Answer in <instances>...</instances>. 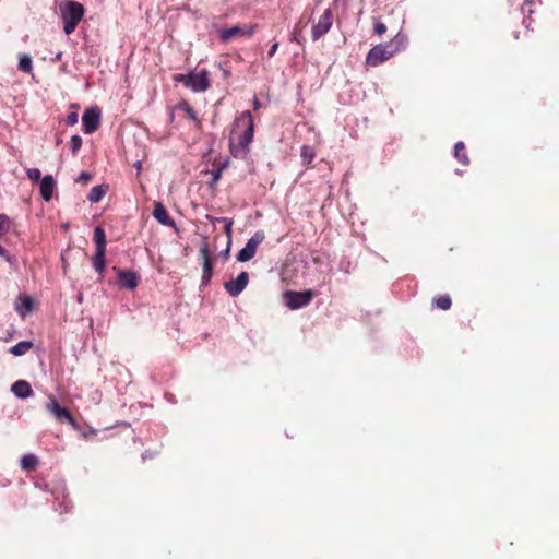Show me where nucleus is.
<instances>
[{
	"mask_svg": "<svg viewBox=\"0 0 559 559\" xmlns=\"http://www.w3.org/2000/svg\"><path fill=\"white\" fill-rule=\"evenodd\" d=\"M253 133V118L251 112L246 110L235 119L229 134V151L235 158L247 156Z\"/></svg>",
	"mask_w": 559,
	"mask_h": 559,
	"instance_id": "obj_1",
	"label": "nucleus"
},
{
	"mask_svg": "<svg viewBox=\"0 0 559 559\" xmlns=\"http://www.w3.org/2000/svg\"><path fill=\"white\" fill-rule=\"evenodd\" d=\"M404 37L395 36L390 43L379 44L372 47L366 57V63L371 67H377L384 61L392 58L403 47Z\"/></svg>",
	"mask_w": 559,
	"mask_h": 559,
	"instance_id": "obj_2",
	"label": "nucleus"
},
{
	"mask_svg": "<svg viewBox=\"0 0 559 559\" xmlns=\"http://www.w3.org/2000/svg\"><path fill=\"white\" fill-rule=\"evenodd\" d=\"M84 14V8L76 1H67L61 7L63 31L67 35L72 34Z\"/></svg>",
	"mask_w": 559,
	"mask_h": 559,
	"instance_id": "obj_3",
	"label": "nucleus"
},
{
	"mask_svg": "<svg viewBox=\"0 0 559 559\" xmlns=\"http://www.w3.org/2000/svg\"><path fill=\"white\" fill-rule=\"evenodd\" d=\"M175 80L183 83L186 87L194 93L205 92L210 87L209 72L204 69L188 74H178Z\"/></svg>",
	"mask_w": 559,
	"mask_h": 559,
	"instance_id": "obj_4",
	"label": "nucleus"
},
{
	"mask_svg": "<svg viewBox=\"0 0 559 559\" xmlns=\"http://www.w3.org/2000/svg\"><path fill=\"white\" fill-rule=\"evenodd\" d=\"M46 409L60 423H68L73 428H78V423L68 408L62 407L53 396H49L46 403Z\"/></svg>",
	"mask_w": 559,
	"mask_h": 559,
	"instance_id": "obj_5",
	"label": "nucleus"
},
{
	"mask_svg": "<svg viewBox=\"0 0 559 559\" xmlns=\"http://www.w3.org/2000/svg\"><path fill=\"white\" fill-rule=\"evenodd\" d=\"M264 238L265 235L262 230L255 231L253 236L246 242L245 247L238 252L237 261H250L254 257L258 247L263 242Z\"/></svg>",
	"mask_w": 559,
	"mask_h": 559,
	"instance_id": "obj_6",
	"label": "nucleus"
},
{
	"mask_svg": "<svg viewBox=\"0 0 559 559\" xmlns=\"http://www.w3.org/2000/svg\"><path fill=\"white\" fill-rule=\"evenodd\" d=\"M313 297L312 292H286L284 294L285 304L289 309H300L310 304Z\"/></svg>",
	"mask_w": 559,
	"mask_h": 559,
	"instance_id": "obj_7",
	"label": "nucleus"
},
{
	"mask_svg": "<svg viewBox=\"0 0 559 559\" xmlns=\"http://www.w3.org/2000/svg\"><path fill=\"white\" fill-rule=\"evenodd\" d=\"M114 271L117 275L118 284L122 288L130 290L135 289L140 284V276L136 272L131 270H123L115 266Z\"/></svg>",
	"mask_w": 559,
	"mask_h": 559,
	"instance_id": "obj_8",
	"label": "nucleus"
},
{
	"mask_svg": "<svg viewBox=\"0 0 559 559\" xmlns=\"http://www.w3.org/2000/svg\"><path fill=\"white\" fill-rule=\"evenodd\" d=\"M333 14L331 9H325L318 22L312 26V39L318 40L325 35L332 27Z\"/></svg>",
	"mask_w": 559,
	"mask_h": 559,
	"instance_id": "obj_9",
	"label": "nucleus"
},
{
	"mask_svg": "<svg viewBox=\"0 0 559 559\" xmlns=\"http://www.w3.org/2000/svg\"><path fill=\"white\" fill-rule=\"evenodd\" d=\"M82 123L86 134L95 132L100 123V110L97 107L86 109L82 116Z\"/></svg>",
	"mask_w": 559,
	"mask_h": 559,
	"instance_id": "obj_10",
	"label": "nucleus"
},
{
	"mask_svg": "<svg viewBox=\"0 0 559 559\" xmlns=\"http://www.w3.org/2000/svg\"><path fill=\"white\" fill-rule=\"evenodd\" d=\"M200 255L202 259V277H201V284L203 286H206L213 275V260L210 254L209 246L207 243H203L200 249Z\"/></svg>",
	"mask_w": 559,
	"mask_h": 559,
	"instance_id": "obj_11",
	"label": "nucleus"
},
{
	"mask_svg": "<svg viewBox=\"0 0 559 559\" xmlns=\"http://www.w3.org/2000/svg\"><path fill=\"white\" fill-rule=\"evenodd\" d=\"M249 283V275L247 272H241L235 280L224 283V288L231 297L239 296Z\"/></svg>",
	"mask_w": 559,
	"mask_h": 559,
	"instance_id": "obj_12",
	"label": "nucleus"
},
{
	"mask_svg": "<svg viewBox=\"0 0 559 559\" xmlns=\"http://www.w3.org/2000/svg\"><path fill=\"white\" fill-rule=\"evenodd\" d=\"M254 31H255L254 26L245 28V27H241L240 25H234L229 28H222L219 31V38L222 41L226 43V41L230 40L231 38L239 36V35H245V36L251 37L254 34Z\"/></svg>",
	"mask_w": 559,
	"mask_h": 559,
	"instance_id": "obj_13",
	"label": "nucleus"
},
{
	"mask_svg": "<svg viewBox=\"0 0 559 559\" xmlns=\"http://www.w3.org/2000/svg\"><path fill=\"white\" fill-rule=\"evenodd\" d=\"M57 188V182L52 175H45L39 183V194L41 199L49 202L52 199L53 192Z\"/></svg>",
	"mask_w": 559,
	"mask_h": 559,
	"instance_id": "obj_14",
	"label": "nucleus"
},
{
	"mask_svg": "<svg viewBox=\"0 0 559 559\" xmlns=\"http://www.w3.org/2000/svg\"><path fill=\"white\" fill-rule=\"evenodd\" d=\"M152 215L159 224L164 226H175V222L169 217L166 207L160 202L154 203Z\"/></svg>",
	"mask_w": 559,
	"mask_h": 559,
	"instance_id": "obj_15",
	"label": "nucleus"
},
{
	"mask_svg": "<svg viewBox=\"0 0 559 559\" xmlns=\"http://www.w3.org/2000/svg\"><path fill=\"white\" fill-rule=\"evenodd\" d=\"M11 392L19 399H28L34 392L31 384L25 380H17L11 386Z\"/></svg>",
	"mask_w": 559,
	"mask_h": 559,
	"instance_id": "obj_16",
	"label": "nucleus"
},
{
	"mask_svg": "<svg viewBox=\"0 0 559 559\" xmlns=\"http://www.w3.org/2000/svg\"><path fill=\"white\" fill-rule=\"evenodd\" d=\"M33 309V299L29 296H23L15 302V310L22 317L25 318Z\"/></svg>",
	"mask_w": 559,
	"mask_h": 559,
	"instance_id": "obj_17",
	"label": "nucleus"
},
{
	"mask_svg": "<svg viewBox=\"0 0 559 559\" xmlns=\"http://www.w3.org/2000/svg\"><path fill=\"white\" fill-rule=\"evenodd\" d=\"M107 191H108V186H106V185L95 186L91 189V191L87 195V200L91 203H98L106 195Z\"/></svg>",
	"mask_w": 559,
	"mask_h": 559,
	"instance_id": "obj_18",
	"label": "nucleus"
},
{
	"mask_svg": "<svg viewBox=\"0 0 559 559\" xmlns=\"http://www.w3.org/2000/svg\"><path fill=\"white\" fill-rule=\"evenodd\" d=\"M105 258L106 251L95 250V254L92 260L93 267L100 276H103L105 272Z\"/></svg>",
	"mask_w": 559,
	"mask_h": 559,
	"instance_id": "obj_19",
	"label": "nucleus"
},
{
	"mask_svg": "<svg viewBox=\"0 0 559 559\" xmlns=\"http://www.w3.org/2000/svg\"><path fill=\"white\" fill-rule=\"evenodd\" d=\"M94 241L95 250L106 251V234L100 226L95 227Z\"/></svg>",
	"mask_w": 559,
	"mask_h": 559,
	"instance_id": "obj_20",
	"label": "nucleus"
},
{
	"mask_svg": "<svg viewBox=\"0 0 559 559\" xmlns=\"http://www.w3.org/2000/svg\"><path fill=\"white\" fill-rule=\"evenodd\" d=\"M38 465V459L35 454L28 453L22 456L21 467L24 471L35 469Z\"/></svg>",
	"mask_w": 559,
	"mask_h": 559,
	"instance_id": "obj_21",
	"label": "nucleus"
},
{
	"mask_svg": "<svg viewBox=\"0 0 559 559\" xmlns=\"http://www.w3.org/2000/svg\"><path fill=\"white\" fill-rule=\"evenodd\" d=\"M33 346L29 341H21L10 348V353L14 356H22L27 353Z\"/></svg>",
	"mask_w": 559,
	"mask_h": 559,
	"instance_id": "obj_22",
	"label": "nucleus"
},
{
	"mask_svg": "<svg viewBox=\"0 0 559 559\" xmlns=\"http://www.w3.org/2000/svg\"><path fill=\"white\" fill-rule=\"evenodd\" d=\"M314 150L309 145H304L300 151V156L304 165H309L314 158Z\"/></svg>",
	"mask_w": 559,
	"mask_h": 559,
	"instance_id": "obj_23",
	"label": "nucleus"
},
{
	"mask_svg": "<svg viewBox=\"0 0 559 559\" xmlns=\"http://www.w3.org/2000/svg\"><path fill=\"white\" fill-rule=\"evenodd\" d=\"M19 69L25 73H29L33 69L32 58L28 55H22L19 59Z\"/></svg>",
	"mask_w": 559,
	"mask_h": 559,
	"instance_id": "obj_24",
	"label": "nucleus"
},
{
	"mask_svg": "<svg viewBox=\"0 0 559 559\" xmlns=\"http://www.w3.org/2000/svg\"><path fill=\"white\" fill-rule=\"evenodd\" d=\"M451 304V298L448 295H441L433 299V305L442 310L450 309Z\"/></svg>",
	"mask_w": 559,
	"mask_h": 559,
	"instance_id": "obj_25",
	"label": "nucleus"
},
{
	"mask_svg": "<svg viewBox=\"0 0 559 559\" xmlns=\"http://www.w3.org/2000/svg\"><path fill=\"white\" fill-rule=\"evenodd\" d=\"M464 143L462 141L457 142L454 146V156L463 164V165H467L468 164V157L465 153L463 154H460V150H464Z\"/></svg>",
	"mask_w": 559,
	"mask_h": 559,
	"instance_id": "obj_26",
	"label": "nucleus"
},
{
	"mask_svg": "<svg viewBox=\"0 0 559 559\" xmlns=\"http://www.w3.org/2000/svg\"><path fill=\"white\" fill-rule=\"evenodd\" d=\"M10 218L5 214H0V237L7 235L10 229Z\"/></svg>",
	"mask_w": 559,
	"mask_h": 559,
	"instance_id": "obj_27",
	"label": "nucleus"
},
{
	"mask_svg": "<svg viewBox=\"0 0 559 559\" xmlns=\"http://www.w3.org/2000/svg\"><path fill=\"white\" fill-rule=\"evenodd\" d=\"M70 145H71V151L73 154H76L81 146H82V139L80 135L75 134V135H72L71 139H70Z\"/></svg>",
	"mask_w": 559,
	"mask_h": 559,
	"instance_id": "obj_28",
	"label": "nucleus"
},
{
	"mask_svg": "<svg viewBox=\"0 0 559 559\" xmlns=\"http://www.w3.org/2000/svg\"><path fill=\"white\" fill-rule=\"evenodd\" d=\"M26 175H27L28 179H29V180H32V181H34V182H37V181L41 180V179H40V177H41V171H40V169H39V168H36V167L28 168V169L26 170Z\"/></svg>",
	"mask_w": 559,
	"mask_h": 559,
	"instance_id": "obj_29",
	"label": "nucleus"
},
{
	"mask_svg": "<svg viewBox=\"0 0 559 559\" xmlns=\"http://www.w3.org/2000/svg\"><path fill=\"white\" fill-rule=\"evenodd\" d=\"M217 221H221L224 223L225 225V234L226 236L228 237V239L231 238V234H233V219L231 218H227V217H221V218H217Z\"/></svg>",
	"mask_w": 559,
	"mask_h": 559,
	"instance_id": "obj_30",
	"label": "nucleus"
},
{
	"mask_svg": "<svg viewBox=\"0 0 559 559\" xmlns=\"http://www.w3.org/2000/svg\"><path fill=\"white\" fill-rule=\"evenodd\" d=\"M182 109H183V111L187 114V116H188L191 120H193V121H195V120H197V112L194 111V109H193L192 107H190L189 105H185V106L182 107Z\"/></svg>",
	"mask_w": 559,
	"mask_h": 559,
	"instance_id": "obj_31",
	"label": "nucleus"
},
{
	"mask_svg": "<svg viewBox=\"0 0 559 559\" xmlns=\"http://www.w3.org/2000/svg\"><path fill=\"white\" fill-rule=\"evenodd\" d=\"M386 32V26L382 22H377L374 25V33L379 36H382Z\"/></svg>",
	"mask_w": 559,
	"mask_h": 559,
	"instance_id": "obj_32",
	"label": "nucleus"
},
{
	"mask_svg": "<svg viewBox=\"0 0 559 559\" xmlns=\"http://www.w3.org/2000/svg\"><path fill=\"white\" fill-rule=\"evenodd\" d=\"M91 178H92V176H91V174H90V173H87V171H81V174L79 175V177H78V179H76V180H78V181H83V182H85V183H86L87 181H90V180H91Z\"/></svg>",
	"mask_w": 559,
	"mask_h": 559,
	"instance_id": "obj_33",
	"label": "nucleus"
},
{
	"mask_svg": "<svg viewBox=\"0 0 559 559\" xmlns=\"http://www.w3.org/2000/svg\"><path fill=\"white\" fill-rule=\"evenodd\" d=\"M0 257L4 258L9 263H12V257L8 254L7 250L0 245Z\"/></svg>",
	"mask_w": 559,
	"mask_h": 559,
	"instance_id": "obj_34",
	"label": "nucleus"
},
{
	"mask_svg": "<svg viewBox=\"0 0 559 559\" xmlns=\"http://www.w3.org/2000/svg\"><path fill=\"white\" fill-rule=\"evenodd\" d=\"M78 122V114L76 112H71L69 116H68V124L70 126H73Z\"/></svg>",
	"mask_w": 559,
	"mask_h": 559,
	"instance_id": "obj_35",
	"label": "nucleus"
},
{
	"mask_svg": "<svg viewBox=\"0 0 559 559\" xmlns=\"http://www.w3.org/2000/svg\"><path fill=\"white\" fill-rule=\"evenodd\" d=\"M277 48H278V44H277V43H274V44L271 46V48L269 49V52H267L269 57H273V56L276 53Z\"/></svg>",
	"mask_w": 559,
	"mask_h": 559,
	"instance_id": "obj_36",
	"label": "nucleus"
},
{
	"mask_svg": "<svg viewBox=\"0 0 559 559\" xmlns=\"http://www.w3.org/2000/svg\"><path fill=\"white\" fill-rule=\"evenodd\" d=\"M219 178H221V170L219 169L214 170L213 171V180L217 181Z\"/></svg>",
	"mask_w": 559,
	"mask_h": 559,
	"instance_id": "obj_37",
	"label": "nucleus"
},
{
	"mask_svg": "<svg viewBox=\"0 0 559 559\" xmlns=\"http://www.w3.org/2000/svg\"><path fill=\"white\" fill-rule=\"evenodd\" d=\"M253 108L255 110L260 109L261 108V103L258 100L257 97L253 98Z\"/></svg>",
	"mask_w": 559,
	"mask_h": 559,
	"instance_id": "obj_38",
	"label": "nucleus"
},
{
	"mask_svg": "<svg viewBox=\"0 0 559 559\" xmlns=\"http://www.w3.org/2000/svg\"><path fill=\"white\" fill-rule=\"evenodd\" d=\"M206 218H207L209 221H211L212 223H216V222H218V221H217V218H218V217H214V216H211V215H206Z\"/></svg>",
	"mask_w": 559,
	"mask_h": 559,
	"instance_id": "obj_39",
	"label": "nucleus"
},
{
	"mask_svg": "<svg viewBox=\"0 0 559 559\" xmlns=\"http://www.w3.org/2000/svg\"><path fill=\"white\" fill-rule=\"evenodd\" d=\"M134 166H135L138 169H141V167H142V166H141V162H136V163L134 164Z\"/></svg>",
	"mask_w": 559,
	"mask_h": 559,
	"instance_id": "obj_40",
	"label": "nucleus"
},
{
	"mask_svg": "<svg viewBox=\"0 0 559 559\" xmlns=\"http://www.w3.org/2000/svg\"><path fill=\"white\" fill-rule=\"evenodd\" d=\"M142 457H143V460H145V459L147 457L146 452H145V453H143Z\"/></svg>",
	"mask_w": 559,
	"mask_h": 559,
	"instance_id": "obj_41",
	"label": "nucleus"
},
{
	"mask_svg": "<svg viewBox=\"0 0 559 559\" xmlns=\"http://www.w3.org/2000/svg\"><path fill=\"white\" fill-rule=\"evenodd\" d=\"M223 254H228V248L225 251H223Z\"/></svg>",
	"mask_w": 559,
	"mask_h": 559,
	"instance_id": "obj_42",
	"label": "nucleus"
},
{
	"mask_svg": "<svg viewBox=\"0 0 559 559\" xmlns=\"http://www.w3.org/2000/svg\"><path fill=\"white\" fill-rule=\"evenodd\" d=\"M223 254H228V248L225 251H223Z\"/></svg>",
	"mask_w": 559,
	"mask_h": 559,
	"instance_id": "obj_43",
	"label": "nucleus"
}]
</instances>
